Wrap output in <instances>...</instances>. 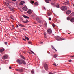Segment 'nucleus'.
<instances>
[{"mask_svg":"<svg viewBox=\"0 0 74 74\" xmlns=\"http://www.w3.org/2000/svg\"><path fill=\"white\" fill-rule=\"evenodd\" d=\"M17 62L18 63V64L20 65L22 64H23L24 65H26V63L23 60L18 59L17 60Z\"/></svg>","mask_w":74,"mask_h":74,"instance_id":"f257e3e1","label":"nucleus"},{"mask_svg":"<svg viewBox=\"0 0 74 74\" xmlns=\"http://www.w3.org/2000/svg\"><path fill=\"white\" fill-rule=\"evenodd\" d=\"M61 9L63 11H65L67 10V7L65 6H62L61 7Z\"/></svg>","mask_w":74,"mask_h":74,"instance_id":"f03ea898","label":"nucleus"},{"mask_svg":"<svg viewBox=\"0 0 74 74\" xmlns=\"http://www.w3.org/2000/svg\"><path fill=\"white\" fill-rule=\"evenodd\" d=\"M44 67H45V69H46V70H48V65L47 64H45V65H44Z\"/></svg>","mask_w":74,"mask_h":74,"instance_id":"7ed1b4c3","label":"nucleus"},{"mask_svg":"<svg viewBox=\"0 0 74 74\" xmlns=\"http://www.w3.org/2000/svg\"><path fill=\"white\" fill-rule=\"evenodd\" d=\"M16 70L17 71H19L20 73L22 72L23 71V70L22 69H16Z\"/></svg>","mask_w":74,"mask_h":74,"instance_id":"20e7f679","label":"nucleus"},{"mask_svg":"<svg viewBox=\"0 0 74 74\" xmlns=\"http://www.w3.org/2000/svg\"><path fill=\"white\" fill-rule=\"evenodd\" d=\"M8 57V56L7 55H6V54H5V55L3 56V58H2L3 59L5 60Z\"/></svg>","mask_w":74,"mask_h":74,"instance_id":"39448f33","label":"nucleus"},{"mask_svg":"<svg viewBox=\"0 0 74 74\" xmlns=\"http://www.w3.org/2000/svg\"><path fill=\"white\" fill-rule=\"evenodd\" d=\"M47 32L48 33L51 34L52 32L51 29H50L47 30Z\"/></svg>","mask_w":74,"mask_h":74,"instance_id":"423d86ee","label":"nucleus"},{"mask_svg":"<svg viewBox=\"0 0 74 74\" xmlns=\"http://www.w3.org/2000/svg\"><path fill=\"white\" fill-rule=\"evenodd\" d=\"M71 13V10H68L66 12V14L67 15H69Z\"/></svg>","mask_w":74,"mask_h":74,"instance_id":"0eeeda50","label":"nucleus"},{"mask_svg":"<svg viewBox=\"0 0 74 74\" xmlns=\"http://www.w3.org/2000/svg\"><path fill=\"white\" fill-rule=\"evenodd\" d=\"M23 10L24 11H27V8L26 7H24L23 8Z\"/></svg>","mask_w":74,"mask_h":74,"instance_id":"6e6552de","label":"nucleus"},{"mask_svg":"<svg viewBox=\"0 0 74 74\" xmlns=\"http://www.w3.org/2000/svg\"><path fill=\"white\" fill-rule=\"evenodd\" d=\"M52 13L50 12L47 11V15L48 16H50V15H52Z\"/></svg>","mask_w":74,"mask_h":74,"instance_id":"1a4fd4ad","label":"nucleus"},{"mask_svg":"<svg viewBox=\"0 0 74 74\" xmlns=\"http://www.w3.org/2000/svg\"><path fill=\"white\" fill-rule=\"evenodd\" d=\"M70 21L72 23L74 22V17L72 18L70 20Z\"/></svg>","mask_w":74,"mask_h":74,"instance_id":"9d476101","label":"nucleus"},{"mask_svg":"<svg viewBox=\"0 0 74 74\" xmlns=\"http://www.w3.org/2000/svg\"><path fill=\"white\" fill-rule=\"evenodd\" d=\"M25 3V2L23 1H22L20 3L19 5H23V4H24Z\"/></svg>","mask_w":74,"mask_h":74,"instance_id":"9b49d317","label":"nucleus"},{"mask_svg":"<svg viewBox=\"0 0 74 74\" xmlns=\"http://www.w3.org/2000/svg\"><path fill=\"white\" fill-rule=\"evenodd\" d=\"M36 21L39 23L41 22V21L38 18H36Z\"/></svg>","mask_w":74,"mask_h":74,"instance_id":"f8f14e48","label":"nucleus"},{"mask_svg":"<svg viewBox=\"0 0 74 74\" xmlns=\"http://www.w3.org/2000/svg\"><path fill=\"white\" fill-rule=\"evenodd\" d=\"M63 4L64 5H68L69 4V2L68 1H67L63 3Z\"/></svg>","mask_w":74,"mask_h":74,"instance_id":"ddd939ff","label":"nucleus"},{"mask_svg":"<svg viewBox=\"0 0 74 74\" xmlns=\"http://www.w3.org/2000/svg\"><path fill=\"white\" fill-rule=\"evenodd\" d=\"M23 16L25 18L29 19V18L28 17L26 16H25V15H23Z\"/></svg>","mask_w":74,"mask_h":74,"instance_id":"4468645a","label":"nucleus"},{"mask_svg":"<svg viewBox=\"0 0 74 74\" xmlns=\"http://www.w3.org/2000/svg\"><path fill=\"white\" fill-rule=\"evenodd\" d=\"M18 25H19V26H20L21 27H25V26L21 24H18Z\"/></svg>","mask_w":74,"mask_h":74,"instance_id":"2eb2a0df","label":"nucleus"},{"mask_svg":"<svg viewBox=\"0 0 74 74\" xmlns=\"http://www.w3.org/2000/svg\"><path fill=\"white\" fill-rule=\"evenodd\" d=\"M27 13L29 14H31V13H32V11L30 10H29L27 11Z\"/></svg>","mask_w":74,"mask_h":74,"instance_id":"dca6fc26","label":"nucleus"},{"mask_svg":"<svg viewBox=\"0 0 74 74\" xmlns=\"http://www.w3.org/2000/svg\"><path fill=\"white\" fill-rule=\"evenodd\" d=\"M9 9L11 11H14V10L12 8H11L10 7H9Z\"/></svg>","mask_w":74,"mask_h":74,"instance_id":"f3484780","label":"nucleus"},{"mask_svg":"<svg viewBox=\"0 0 74 74\" xmlns=\"http://www.w3.org/2000/svg\"><path fill=\"white\" fill-rule=\"evenodd\" d=\"M43 34H44V35H45V38H47V37L46 36V33L45 32H44Z\"/></svg>","mask_w":74,"mask_h":74,"instance_id":"a211bd4d","label":"nucleus"},{"mask_svg":"<svg viewBox=\"0 0 74 74\" xmlns=\"http://www.w3.org/2000/svg\"><path fill=\"white\" fill-rule=\"evenodd\" d=\"M20 56L22 58V59H23L24 60H25V58L22 55H21Z\"/></svg>","mask_w":74,"mask_h":74,"instance_id":"6ab92c4d","label":"nucleus"},{"mask_svg":"<svg viewBox=\"0 0 74 74\" xmlns=\"http://www.w3.org/2000/svg\"><path fill=\"white\" fill-rule=\"evenodd\" d=\"M51 0H45V1H46V2L47 3H49V1H51Z\"/></svg>","mask_w":74,"mask_h":74,"instance_id":"aec40b11","label":"nucleus"},{"mask_svg":"<svg viewBox=\"0 0 74 74\" xmlns=\"http://www.w3.org/2000/svg\"><path fill=\"white\" fill-rule=\"evenodd\" d=\"M4 51V49H2L0 50V52H2Z\"/></svg>","mask_w":74,"mask_h":74,"instance_id":"412c9836","label":"nucleus"},{"mask_svg":"<svg viewBox=\"0 0 74 74\" xmlns=\"http://www.w3.org/2000/svg\"><path fill=\"white\" fill-rule=\"evenodd\" d=\"M52 25L53 28H54L56 26V25L53 23V24H52Z\"/></svg>","mask_w":74,"mask_h":74,"instance_id":"4be33fe9","label":"nucleus"},{"mask_svg":"<svg viewBox=\"0 0 74 74\" xmlns=\"http://www.w3.org/2000/svg\"><path fill=\"white\" fill-rule=\"evenodd\" d=\"M60 36H57V38H56V40L58 41H59V39L58 38H60Z\"/></svg>","mask_w":74,"mask_h":74,"instance_id":"5701e85b","label":"nucleus"},{"mask_svg":"<svg viewBox=\"0 0 74 74\" xmlns=\"http://www.w3.org/2000/svg\"><path fill=\"white\" fill-rule=\"evenodd\" d=\"M25 39H27L28 40H29V38L28 37H26L25 36Z\"/></svg>","mask_w":74,"mask_h":74,"instance_id":"b1692460","label":"nucleus"},{"mask_svg":"<svg viewBox=\"0 0 74 74\" xmlns=\"http://www.w3.org/2000/svg\"><path fill=\"white\" fill-rule=\"evenodd\" d=\"M30 2L31 4H33L34 3V1H30Z\"/></svg>","mask_w":74,"mask_h":74,"instance_id":"393cba45","label":"nucleus"},{"mask_svg":"<svg viewBox=\"0 0 74 74\" xmlns=\"http://www.w3.org/2000/svg\"><path fill=\"white\" fill-rule=\"evenodd\" d=\"M51 4L53 6H55V3H51Z\"/></svg>","mask_w":74,"mask_h":74,"instance_id":"a878e982","label":"nucleus"},{"mask_svg":"<svg viewBox=\"0 0 74 74\" xmlns=\"http://www.w3.org/2000/svg\"><path fill=\"white\" fill-rule=\"evenodd\" d=\"M67 20L69 21L70 19V17H68L67 18Z\"/></svg>","mask_w":74,"mask_h":74,"instance_id":"bb28decb","label":"nucleus"},{"mask_svg":"<svg viewBox=\"0 0 74 74\" xmlns=\"http://www.w3.org/2000/svg\"><path fill=\"white\" fill-rule=\"evenodd\" d=\"M71 15L72 16H74V12H72Z\"/></svg>","mask_w":74,"mask_h":74,"instance_id":"cd10ccee","label":"nucleus"},{"mask_svg":"<svg viewBox=\"0 0 74 74\" xmlns=\"http://www.w3.org/2000/svg\"><path fill=\"white\" fill-rule=\"evenodd\" d=\"M58 56H57V55H54V56H53V58H56V57H57Z\"/></svg>","mask_w":74,"mask_h":74,"instance_id":"c85d7f7f","label":"nucleus"},{"mask_svg":"<svg viewBox=\"0 0 74 74\" xmlns=\"http://www.w3.org/2000/svg\"><path fill=\"white\" fill-rule=\"evenodd\" d=\"M52 48L54 50H55L56 51H57V50L54 47H53L52 46Z\"/></svg>","mask_w":74,"mask_h":74,"instance_id":"c756f323","label":"nucleus"},{"mask_svg":"<svg viewBox=\"0 0 74 74\" xmlns=\"http://www.w3.org/2000/svg\"><path fill=\"white\" fill-rule=\"evenodd\" d=\"M45 26H47V25L46 22H45Z\"/></svg>","mask_w":74,"mask_h":74,"instance_id":"7c9ffc66","label":"nucleus"},{"mask_svg":"<svg viewBox=\"0 0 74 74\" xmlns=\"http://www.w3.org/2000/svg\"><path fill=\"white\" fill-rule=\"evenodd\" d=\"M31 73H32V74H34V71H33V70H32L31 71Z\"/></svg>","mask_w":74,"mask_h":74,"instance_id":"2f4dec72","label":"nucleus"},{"mask_svg":"<svg viewBox=\"0 0 74 74\" xmlns=\"http://www.w3.org/2000/svg\"><path fill=\"white\" fill-rule=\"evenodd\" d=\"M56 7L58 8H59V6L58 5H56Z\"/></svg>","mask_w":74,"mask_h":74,"instance_id":"473e14b6","label":"nucleus"},{"mask_svg":"<svg viewBox=\"0 0 74 74\" xmlns=\"http://www.w3.org/2000/svg\"><path fill=\"white\" fill-rule=\"evenodd\" d=\"M53 19L54 20H55V21H57V19L56 18H53Z\"/></svg>","mask_w":74,"mask_h":74,"instance_id":"72a5a7b5","label":"nucleus"},{"mask_svg":"<svg viewBox=\"0 0 74 74\" xmlns=\"http://www.w3.org/2000/svg\"><path fill=\"white\" fill-rule=\"evenodd\" d=\"M35 4L36 5H37L38 4V3L37 2H35Z\"/></svg>","mask_w":74,"mask_h":74,"instance_id":"f704fd0d","label":"nucleus"},{"mask_svg":"<svg viewBox=\"0 0 74 74\" xmlns=\"http://www.w3.org/2000/svg\"><path fill=\"white\" fill-rule=\"evenodd\" d=\"M28 22H29V21H28V20H26V21H25L26 23H28Z\"/></svg>","mask_w":74,"mask_h":74,"instance_id":"c9c22d12","label":"nucleus"},{"mask_svg":"<svg viewBox=\"0 0 74 74\" xmlns=\"http://www.w3.org/2000/svg\"><path fill=\"white\" fill-rule=\"evenodd\" d=\"M49 21H51V18H49Z\"/></svg>","mask_w":74,"mask_h":74,"instance_id":"e433bc0d","label":"nucleus"},{"mask_svg":"<svg viewBox=\"0 0 74 74\" xmlns=\"http://www.w3.org/2000/svg\"><path fill=\"white\" fill-rule=\"evenodd\" d=\"M60 39L61 40H64V38H60Z\"/></svg>","mask_w":74,"mask_h":74,"instance_id":"4c0bfd02","label":"nucleus"},{"mask_svg":"<svg viewBox=\"0 0 74 74\" xmlns=\"http://www.w3.org/2000/svg\"><path fill=\"white\" fill-rule=\"evenodd\" d=\"M28 43L29 44H31L32 43L30 41H29L28 42Z\"/></svg>","mask_w":74,"mask_h":74,"instance_id":"58836bf2","label":"nucleus"},{"mask_svg":"<svg viewBox=\"0 0 74 74\" xmlns=\"http://www.w3.org/2000/svg\"><path fill=\"white\" fill-rule=\"evenodd\" d=\"M4 43L6 45H7V42H5Z\"/></svg>","mask_w":74,"mask_h":74,"instance_id":"ea45409f","label":"nucleus"},{"mask_svg":"<svg viewBox=\"0 0 74 74\" xmlns=\"http://www.w3.org/2000/svg\"><path fill=\"white\" fill-rule=\"evenodd\" d=\"M53 65H54V66H56V64L55 63H54L53 64Z\"/></svg>","mask_w":74,"mask_h":74,"instance_id":"a19ab883","label":"nucleus"},{"mask_svg":"<svg viewBox=\"0 0 74 74\" xmlns=\"http://www.w3.org/2000/svg\"><path fill=\"white\" fill-rule=\"evenodd\" d=\"M5 4L6 5H7L8 6H9V5H8V4L7 3H5Z\"/></svg>","mask_w":74,"mask_h":74,"instance_id":"79ce46f5","label":"nucleus"},{"mask_svg":"<svg viewBox=\"0 0 74 74\" xmlns=\"http://www.w3.org/2000/svg\"><path fill=\"white\" fill-rule=\"evenodd\" d=\"M12 27L13 29L14 28V26L13 25H12Z\"/></svg>","mask_w":74,"mask_h":74,"instance_id":"37998d69","label":"nucleus"},{"mask_svg":"<svg viewBox=\"0 0 74 74\" xmlns=\"http://www.w3.org/2000/svg\"><path fill=\"white\" fill-rule=\"evenodd\" d=\"M22 30H26V29H25V28H23V29H22Z\"/></svg>","mask_w":74,"mask_h":74,"instance_id":"c03bdc74","label":"nucleus"},{"mask_svg":"<svg viewBox=\"0 0 74 74\" xmlns=\"http://www.w3.org/2000/svg\"><path fill=\"white\" fill-rule=\"evenodd\" d=\"M9 68L10 69H12L11 67V66L9 67Z\"/></svg>","mask_w":74,"mask_h":74,"instance_id":"a18cd8bd","label":"nucleus"},{"mask_svg":"<svg viewBox=\"0 0 74 74\" xmlns=\"http://www.w3.org/2000/svg\"><path fill=\"white\" fill-rule=\"evenodd\" d=\"M23 22L25 23H26V21H23Z\"/></svg>","mask_w":74,"mask_h":74,"instance_id":"49530a36","label":"nucleus"},{"mask_svg":"<svg viewBox=\"0 0 74 74\" xmlns=\"http://www.w3.org/2000/svg\"><path fill=\"white\" fill-rule=\"evenodd\" d=\"M70 57H71L73 58L74 57V56H71Z\"/></svg>","mask_w":74,"mask_h":74,"instance_id":"de8ad7c7","label":"nucleus"},{"mask_svg":"<svg viewBox=\"0 0 74 74\" xmlns=\"http://www.w3.org/2000/svg\"><path fill=\"white\" fill-rule=\"evenodd\" d=\"M49 74H53V73L51 72H50V73H49Z\"/></svg>","mask_w":74,"mask_h":74,"instance_id":"09e8293b","label":"nucleus"},{"mask_svg":"<svg viewBox=\"0 0 74 74\" xmlns=\"http://www.w3.org/2000/svg\"><path fill=\"white\" fill-rule=\"evenodd\" d=\"M69 62H72V60H69Z\"/></svg>","mask_w":74,"mask_h":74,"instance_id":"8fccbe9b","label":"nucleus"},{"mask_svg":"<svg viewBox=\"0 0 74 74\" xmlns=\"http://www.w3.org/2000/svg\"><path fill=\"white\" fill-rule=\"evenodd\" d=\"M43 9H44V10H46V8L45 7H43Z\"/></svg>","mask_w":74,"mask_h":74,"instance_id":"3c124183","label":"nucleus"},{"mask_svg":"<svg viewBox=\"0 0 74 74\" xmlns=\"http://www.w3.org/2000/svg\"><path fill=\"white\" fill-rule=\"evenodd\" d=\"M18 25H17L16 26V28H18Z\"/></svg>","mask_w":74,"mask_h":74,"instance_id":"603ef678","label":"nucleus"},{"mask_svg":"<svg viewBox=\"0 0 74 74\" xmlns=\"http://www.w3.org/2000/svg\"><path fill=\"white\" fill-rule=\"evenodd\" d=\"M23 40L26 41V40L24 38H23Z\"/></svg>","mask_w":74,"mask_h":74,"instance_id":"864d4df0","label":"nucleus"},{"mask_svg":"<svg viewBox=\"0 0 74 74\" xmlns=\"http://www.w3.org/2000/svg\"><path fill=\"white\" fill-rule=\"evenodd\" d=\"M32 53L33 54H34V55H35V53H34V52H33V53Z\"/></svg>","mask_w":74,"mask_h":74,"instance_id":"5fc2aeb1","label":"nucleus"},{"mask_svg":"<svg viewBox=\"0 0 74 74\" xmlns=\"http://www.w3.org/2000/svg\"><path fill=\"white\" fill-rule=\"evenodd\" d=\"M41 44H43V42L42 41V42H41L40 43Z\"/></svg>","mask_w":74,"mask_h":74,"instance_id":"6e6d98bb","label":"nucleus"},{"mask_svg":"<svg viewBox=\"0 0 74 74\" xmlns=\"http://www.w3.org/2000/svg\"><path fill=\"white\" fill-rule=\"evenodd\" d=\"M11 19H13V18H12V17H11Z\"/></svg>","mask_w":74,"mask_h":74,"instance_id":"4d7b16f0","label":"nucleus"},{"mask_svg":"<svg viewBox=\"0 0 74 74\" xmlns=\"http://www.w3.org/2000/svg\"><path fill=\"white\" fill-rule=\"evenodd\" d=\"M12 1H15L16 0H12Z\"/></svg>","mask_w":74,"mask_h":74,"instance_id":"13d9d810","label":"nucleus"},{"mask_svg":"<svg viewBox=\"0 0 74 74\" xmlns=\"http://www.w3.org/2000/svg\"><path fill=\"white\" fill-rule=\"evenodd\" d=\"M29 53L30 54L31 53H30V52H29Z\"/></svg>","mask_w":74,"mask_h":74,"instance_id":"bf43d9fd","label":"nucleus"},{"mask_svg":"<svg viewBox=\"0 0 74 74\" xmlns=\"http://www.w3.org/2000/svg\"><path fill=\"white\" fill-rule=\"evenodd\" d=\"M73 6H74V4L73 5Z\"/></svg>","mask_w":74,"mask_h":74,"instance_id":"052dcab7","label":"nucleus"},{"mask_svg":"<svg viewBox=\"0 0 74 74\" xmlns=\"http://www.w3.org/2000/svg\"><path fill=\"white\" fill-rule=\"evenodd\" d=\"M68 34H70V33H68Z\"/></svg>","mask_w":74,"mask_h":74,"instance_id":"680f3d73","label":"nucleus"},{"mask_svg":"<svg viewBox=\"0 0 74 74\" xmlns=\"http://www.w3.org/2000/svg\"><path fill=\"white\" fill-rule=\"evenodd\" d=\"M32 52H33L32 51H31V52L32 53Z\"/></svg>","mask_w":74,"mask_h":74,"instance_id":"e2e57ef3","label":"nucleus"},{"mask_svg":"<svg viewBox=\"0 0 74 74\" xmlns=\"http://www.w3.org/2000/svg\"><path fill=\"white\" fill-rule=\"evenodd\" d=\"M32 52H33L32 51H31V52L32 53Z\"/></svg>","mask_w":74,"mask_h":74,"instance_id":"0e129e2a","label":"nucleus"},{"mask_svg":"<svg viewBox=\"0 0 74 74\" xmlns=\"http://www.w3.org/2000/svg\"><path fill=\"white\" fill-rule=\"evenodd\" d=\"M1 8H0V10H1Z\"/></svg>","mask_w":74,"mask_h":74,"instance_id":"69168bd1","label":"nucleus"},{"mask_svg":"<svg viewBox=\"0 0 74 74\" xmlns=\"http://www.w3.org/2000/svg\"><path fill=\"white\" fill-rule=\"evenodd\" d=\"M33 51H32V53H33Z\"/></svg>","mask_w":74,"mask_h":74,"instance_id":"338daca9","label":"nucleus"},{"mask_svg":"<svg viewBox=\"0 0 74 74\" xmlns=\"http://www.w3.org/2000/svg\"><path fill=\"white\" fill-rule=\"evenodd\" d=\"M0 70H1V68H0Z\"/></svg>","mask_w":74,"mask_h":74,"instance_id":"774afa93","label":"nucleus"}]
</instances>
